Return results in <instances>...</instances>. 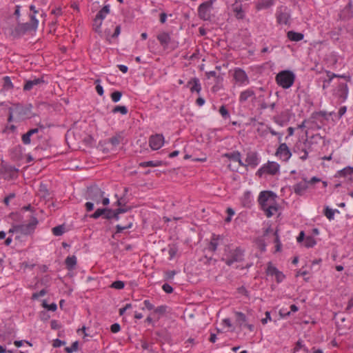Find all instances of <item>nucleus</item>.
<instances>
[{
  "label": "nucleus",
  "mask_w": 353,
  "mask_h": 353,
  "mask_svg": "<svg viewBox=\"0 0 353 353\" xmlns=\"http://www.w3.org/2000/svg\"><path fill=\"white\" fill-rule=\"evenodd\" d=\"M244 250L237 247L234 250L230 249V245H227L224 248V253L221 261L226 265L231 266L234 263L241 262L243 260Z\"/></svg>",
  "instance_id": "1"
},
{
  "label": "nucleus",
  "mask_w": 353,
  "mask_h": 353,
  "mask_svg": "<svg viewBox=\"0 0 353 353\" xmlns=\"http://www.w3.org/2000/svg\"><path fill=\"white\" fill-rule=\"evenodd\" d=\"M275 80L279 86L288 89L293 85L295 74L290 70H282L276 74Z\"/></svg>",
  "instance_id": "2"
},
{
  "label": "nucleus",
  "mask_w": 353,
  "mask_h": 353,
  "mask_svg": "<svg viewBox=\"0 0 353 353\" xmlns=\"http://www.w3.org/2000/svg\"><path fill=\"white\" fill-rule=\"evenodd\" d=\"M280 172V165L275 161H268L256 172V175L261 177L263 174L276 175Z\"/></svg>",
  "instance_id": "3"
},
{
  "label": "nucleus",
  "mask_w": 353,
  "mask_h": 353,
  "mask_svg": "<svg viewBox=\"0 0 353 353\" xmlns=\"http://www.w3.org/2000/svg\"><path fill=\"white\" fill-rule=\"evenodd\" d=\"M216 0H209L201 3L198 8V16L203 21H211L213 3Z\"/></svg>",
  "instance_id": "4"
},
{
  "label": "nucleus",
  "mask_w": 353,
  "mask_h": 353,
  "mask_svg": "<svg viewBox=\"0 0 353 353\" xmlns=\"http://www.w3.org/2000/svg\"><path fill=\"white\" fill-rule=\"evenodd\" d=\"M157 39L164 50L168 49L170 46L172 50L178 47V42L174 41L171 37L170 33L168 32L163 31L159 32L157 35Z\"/></svg>",
  "instance_id": "5"
},
{
  "label": "nucleus",
  "mask_w": 353,
  "mask_h": 353,
  "mask_svg": "<svg viewBox=\"0 0 353 353\" xmlns=\"http://www.w3.org/2000/svg\"><path fill=\"white\" fill-rule=\"evenodd\" d=\"M39 223V221L37 217L32 216L30 220V222L27 224H17L18 233L21 235L28 236L31 235L34 232L37 225Z\"/></svg>",
  "instance_id": "6"
},
{
  "label": "nucleus",
  "mask_w": 353,
  "mask_h": 353,
  "mask_svg": "<svg viewBox=\"0 0 353 353\" xmlns=\"http://www.w3.org/2000/svg\"><path fill=\"white\" fill-rule=\"evenodd\" d=\"M104 196V192L97 185H91L88 188L85 199L92 200L97 204L101 203V199Z\"/></svg>",
  "instance_id": "7"
},
{
  "label": "nucleus",
  "mask_w": 353,
  "mask_h": 353,
  "mask_svg": "<svg viewBox=\"0 0 353 353\" xmlns=\"http://www.w3.org/2000/svg\"><path fill=\"white\" fill-rule=\"evenodd\" d=\"M276 194L272 191L261 192L258 198V202L261 206V209H264V208L269 205L270 203H276Z\"/></svg>",
  "instance_id": "8"
},
{
  "label": "nucleus",
  "mask_w": 353,
  "mask_h": 353,
  "mask_svg": "<svg viewBox=\"0 0 353 353\" xmlns=\"http://www.w3.org/2000/svg\"><path fill=\"white\" fill-rule=\"evenodd\" d=\"M10 108L14 112L17 120L20 121L24 119L26 117H28L31 112L32 105L28 104V105H23L20 103H16L14 104L13 106Z\"/></svg>",
  "instance_id": "9"
},
{
  "label": "nucleus",
  "mask_w": 353,
  "mask_h": 353,
  "mask_svg": "<svg viewBox=\"0 0 353 353\" xmlns=\"http://www.w3.org/2000/svg\"><path fill=\"white\" fill-rule=\"evenodd\" d=\"M275 154L283 161H288L292 156V152L285 143H281L276 149Z\"/></svg>",
  "instance_id": "10"
},
{
  "label": "nucleus",
  "mask_w": 353,
  "mask_h": 353,
  "mask_svg": "<svg viewBox=\"0 0 353 353\" xmlns=\"http://www.w3.org/2000/svg\"><path fill=\"white\" fill-rule=\"evenodd\" d=\"M233 77L236 82L240 85H248L250 83V80L246 72L240 68H235Z\"/></svg>",
  "instance_id": "11"
},
{
  "label": "nucleus",
  "mask_w": 353,
  "mask_h": 353,
  "mask_svg": "<svg viewBox=\"0 0 353 353\" xmlns=\"http://www.w3.org/2000/svg\"><path fill=\"white\" fill-rule=\"evenodd\" d=\"M291 114L289 110L282 111L278 115L274 116L273 121L280 126L285 125L290 120Z\"/></svg>",
  "instance_id": "12"
},
{
  "label": "nucleus",
  "mask_w": 353,
  "mask_h": 353,
  "mask_svg": "<svg viewBox=\"0 0 353 353\" xmlns=\"http://www.w3.org/2000/svg\"><path fill=\"white\" fill-rule=\"evenodd\" d=\"M164 143V137L161 134L152 135L149 139V145L153 150L160 149Z\"/></svg>",
  "instance_id": "13"
},
{
  "label": "nucleus",
  "mask_w": 353,
  "mask_h": 353,
  "mask_svg": "<svg viewBox=\"0 0 353 353\" xmlns=\"http://www.w3.org/2000/svg\"><path fill=\"white\" fill-rule=\"evenodd\" d=\"M335 95L338 97L340 103L344 102L348 95V86L347 83H340L337 86Z\"/></svg>",
  "instance_id": "14"
},
{
  "label": "nucleus",
  "mask_w": 353,
  "mask_h": 353,
  "mask_svg": "<svg viewBox=\"0 0 353 353\" xmlns=\"http://www.w3.org/2000/svg\"><path fill=\"white\" fill-rule=\"evenodd\" d=\"M112 209L108 208H98L93 214L90 215V217L94 219H97L103 216V219L107 220L111 219Z\"/></svg>",
  "instance_id": "15"
},
{
  "label": "nucleus",
  "mask_w": 353,
  "mask_h": 353,
  "mask_svg": "<svg viewBox=\"0 0 353 353\" xmlns=\"http://www.w3.org/2000/svg\"><path fill=\"white\" fill-rule=\"evenodd\" d=\"M245 163L248 166L255 168L259 164V158L256 152L249 151L246 154Z\"/></svg>",
  "instance_id": "16"
},
{
  "label": "nucleus",
  "mask_w": 353,
  "mask_h": 353,
  "mask_svg": "<svg viewBox=\"0 0 353 353\" xmlns=\"http://www.w3.org/2000/svg\"><path fill=\"white\" fill-rule=\"evenodd\" d=\"M352 8V2L350 1L347 5L339 13V19L343 21H347L352 19L353 17Z\"/></svg>",
  "instance_id": "17"
},
{
  "label": "nucleus",
  "mask_w": 353,
  "mask_h": 353,
  "mask_svg": "<svg viewBox=\"0 0 353 353\" xmlns=\"http://www.w3.org/2000/svg\"><path fill=\"white\" fill-rule=\"evenodd\" d=\"M232 10L234 12V17L237 19H243L245 18V12L242 8V3L241 0H236L232 5Z\"/></svg>",
  "instance_id": "18"
},
{
  "label": "nucleus",
  "mask_w": 353,
  "mask_h": 353,
  "mask_svg": "<svg viewBox=\"0 0 353 353\" xmlns=\"http://www.w3.org/2000/svg\"><path fill=\"white\" fill-rule=\"evenodd\" d=\"M45 83V80L43 77L39 78H34L33 79L26 80V83L23 85L24 91H30L31 90L34 86L40 85L41 84H43Z\"/></svg>",
  "instance_id": "19"
},
{
  "label": "nucleus",
  "mask_w": 353,
  "mask_h": 353,
  "mask_svg": "<svg viewBox=\"0 0 353 353\" xmlns=\"http://www.w3.org/2000/svg\"><path fill=\"white\" fill-rule=\"evenodd\" d=\"M223 236L213 234L208 245V250L212 252H216L218 245L220 244L221 241H223Z\"/></svg>",
  "instance_id": "20"
},
{
  "label": "nucleus",
  "mask_w": 353,
  "mask_h": 353,
  "mask_svg": "<svg viewBox=\"0 0 353 353\" xmlns=\"http://www.w3.org/2000/svg\"><path fill=\"white\" fill-rule=\"evenodd\" d=\"M186 87L190 88V90L192 93L196 92L197 94H199L201 90L200 81L196 77L192 78L188 82Z\"/></svg>",
  "instance_id": "21"
},
{
  "label": "nucleus",
  "mask_w": 353,
  "mask_h": 353,
  "mask_svg": "<svg viewBox=\"0 0 353 353\" xmlns=\"http://www.w3.org/2000/svg\"><path fill=\"white\" fill-rule=\"evenodd\" d=\"M124 139V132L120 131L115 133V134L108 139V143H110L112 148L117 147Z\"/></svg>",
  "instance_id": "22"
},
{
  "label": "nucleus",
  "mask_w": 353,
  "mask_h": 353,
  "mask_svg": "<svg viewBox=\"0 0 353 353\" xmlns=\"http://www.w3.org/2000/svg\"><path fill=\"white\" fill-rule=\"evenodd\" d=\"M308 188L307 181L304 179L303 181L296 183L293 185V190L297 195H303Z\"/></svg>",
  "instance_id": "23"
},
{
  "label": "nucleus",
  "mask_w": 353,
  "mask_h": 353,
  "mask_svg": "<svg viewBox=\"0 0 353 353\" xmlns=\"http://www.w3.org/2000/svg\"><path fill=\"white\" fill-rule=\"evenodd\" d=\"M23 148L21 145H18L14 147L10 151L11 159L14 161H19L23 158Z\"/></svg>",
  "instance_id": "24"
},
{
  "label": "nucleus",
  "mask_w": 353,
  "mask_h": 353,
  "mask_svg": "<svg viewBox=\"0 0 353 353\" xmlns=\"http://www.w3.org/2000/svg\"><path fill=\"white\" fill-rule=\"evenodd\" d=\"M255 99V92L252 88H248L240 93L239 96V103H243L248 101L249 98Z\"/></svg>",
  "instance_id": "25"
},
{
  "label": "nucleus",
  "mask_w": 353,
  "mask_h": 353,
  "mask_svg": "<svg viewBox=\"0 0 353 353\" xmlns=\"http://www.w3.org/2000/svg\"><path fill=\"white\" fill-rule=\"evenodd\" d=\"M10 35L16 39L20 38L26 34L21 23H18L14 28L10 29Z\"/></svg>",
  "instance_id": "26"
},
{
  "label": "nucleus",
  "mask_w": 353,
  "mask_h": 353,
  "mask_svg": "<svg viewBox=\"0 0 353 353\" xmlns=\"http://www.w3.org/2000/svg\"><path fill=\"white\" fill-rule=\"evenodd\" d=\"M276 0H259L256 4L257 10L268 9L274 5Z\"/></svg>",
  "instance_id": "27"
},
{
  "label": "nucleus",
  "mask_w": 353,
  "mask_h": 353,
  "mask_svg": "<svg viewBox=\"0 0 353 353\" xmlns=\"http://www.w3.org/2000/svg\"><path fill=\"white\" fill-rule=\"evenodd\" d=\"M287 37L292 41H300L303 39L304 34L301 32H297L294 30H290L287 32Z\"/></svg>",
  "instance_id": "28"
},
{
  "label": "nucleus",
  "mask_w": 353,
  "mask_h": 353,
  "mask_svg": "<svg viewBox=\"0 0 353 353\" xmlns=\"http://www.w3.org/2000/svg\"><path fill=\"white\" fill-rule=\"evenodd\" d=\"M289 19V14L287 12H282L281 8L277 10L276 20L280 24H287Z\"/></svg>",
  "instance_id": "29"
},
{
  "label": "nucleus",
  "mask_w": 353,
  "mask_h": 353,
  "mask_svg": "<svg viewBox=\"0 0 353 353\" xmlns=\"http://www.w3.org/2000/svg\"><path fill=\"white\" fill-rule=\"evenodd\" d=\"M234 315H235V319H236V324L240 327H242L246 323V321H247L246 316L245 315V314H243L241 312H235Z\"/></svg>",
  "instance_id": "30"
},
{
  "label": "nucleus",
  "mask_w": 353,
  "mask_h": 353,
  "mask_svg": "<svg viewBox=\"0 0 353 353\" xmlns=\"http://www.w3.org/2000/svg\"><path fill=\"white\" fill-rule=\"evenodd\" d=\"M265 212V214L267 217L270 218L274 214V212H276L279 210L278 205L276 203H270L269 205L264 208V209H261Z\"/></svg>",
  "instance_id": "31"
},
{
  "label": "nucleus",
  "mask_w": 353,
  "mask_h": 353,
  "mask_svg": "<svg viewBox=\"0 0 353 353\" xmlns=\"http://www.w3.org/2000/svg\"><path fill=\"white\" fill-rule=\"evenodd\" d=\"M65 263L68 270H72L77 265V257L74 255L69 256L65 259Z\"/></svg>",
  "instance_id": "32"
},
{
  "label": "nucleus",
  "mask_w": 353,
  "mask_h": 353,
  "mask_svg": "<svg viewBox=\"0 0 353 353\" xmlns=\"http://www.w3.org/2000/svg\"><path fill=\"white\" fill-rule=\"evenodd\" d=\"M252 196L251 193L249 191H246L244 192L243 196L241 199L242 205L246 208H250L252 205Z\"/></svg>",
  "instance_id": "33"
},
{
  "label": "nucleus",
  "mask_w": 353,
  "mask_h": 353,
  "mask_svg": "<svg viewBox=\"0 0 353 353\" xmlns=\"http://www.w3.org/2000/svg\"><path fill=\"white\" fill-rule=\"evenodd\" d=\"M110 6L105 5L97 12V15L95 16V18L103 21V20L105 18L107 14L110 13Z\"/></svg>",
  "instance_id": "34"
},
{
  "label": "nucleus",
  "mask_w": 353,
  "mask_h": 353,
  "mask_svg": "<svg viewBox=\"0 0 353 353\" xmlns=\"http://www.w3.org/2000/svg\"><path fill=\"white\" fill-rule=\"evenodd\" d=\"M161 161H148L141 162L139 164V167L146 168V167H158L162 165Z\"/></svg>",
  "instance_id": "35"
},
{
  "label": "nucleus",
  "mask_w": 353,
  "mask_h": 353,
  "mask_svg": "<svg viewBox=\"0 0 353 353\" xmlns=\"http://www.w3.org/2000/svg\"><path fill=\"white\" fill-rule=\"evenodd\" d=\"M279 270L272 265V262H268L265 273L268 276H275Z\"/></svg>",
  "instance_id": "36"
},
{
  "label": "nucleus",
  "mask_w": 353,
  "mask_h": 353,
  "mask_svg": "<svg viewBox=\"0 0 353 353\" xmlns=\"http://www.w3.org/2000/svg\"><path fill=\"white\" fill-rule=\"evenodd\" d=\"M223 157L236 162V160H239V157H241V155L239 151H234L232 152L225 153Z\"/></svg>",
  "instance_id": "37"
},
{
  "label": "nucleus",
  "mask_w": 353,
  "mask_h": 353,
  "mask_svg": "<svg viewBox=\"0 0 353 353\" xmlns=\"http://www.w3.org/2000/svg\"><path fill=\"white\" fill-rule=\"evenodd\" d=\"M338 176L346 177L348 176H352L353 174V168L346 167L338 172Z\"/></svg>",
  "instance_id": "38"
},
{
  "label": "nucleus",
  "mask_w": 353,
  "mask_h": 353,
  "mask_svg": "<svg viewBox=\"0 0 353 353\" xmlns=\"http://www.w3.org/2000/svg\"><path fill=\"white\" fill-rule=\"evenodd\" d=\"M52 232L56 236H61L65 232V227L63 225L55 226L52 228Z\"/></svg>",
  "instance_id": "39"
},
{
  "label": "nucleus",
  "mask_w": 353,
  "mask_h": 353,
  "mask_svg": "<svg viewBox=\"0 0 353 353\" xmlns=\"http://www.w3.org/2000/svg\"><path fill=\"white\" fill-rule=\"evenodd\" d=\"M316 243V240L312 236H307L305 237V242H304V246L305 248H313Z\"/></svg>",
  "instance_id": "40"
},
{
  "label": "nucleus",
  "mask_w": 353,
  "mask_h": 353,
  "mask_svg": "<svg viewBox=\"0 0 353 353\" xmlns=\"http://www.w3.org/2000/svg\"><path fill=\"white\" fill-rule=\"evenodd\" d=\"M128 110L126 106L125 105H117L115 106L112 110V112L115 114L117 112L121 113L123 115H125L128 113Z\"/></svg>",
  "instance_id": "41"
},
{
  "label": "nucleus",
  "mask_w": 353,
  "mask_h": 353,
  "mask_svg": "<svg viewBox=\"0 0 353 353\" xmlns=\"http://www.w3.org/2000/svg\"><path fill=\"white\" fill-rule=\"evenodd\" d=\"M339 212V210H334L331 208H330L328 206H327L324 209V215L329 219L332 220L334 219V212Z\"/></svg>",
  "instance_id": "42"
},
{
  "label": "nucleus",
  "mask_w": 353,
  "mask_h": 353,
  "mask_svg": "<svg viewBox=\"0 0 353 353\" xmlns=\"http://www.w3.org/2000/svg\"><path fill=\"white\" fill-rule=\"evenodd\" d=\"M102 21L101 20H99L97 18H94V20H93V23H92V26H93V30L97 32V33H101V25H102Z\"/></svg>",
  "instance_id": "43"
},
{
  "label": "nucleus",
  "mask_w": 353,
  "mask_h": 353,
  "mask_svg": "<svg viewBox=\"0 0 353 353\" xmlns=\"http://www.w3.org/2000/svg\"><path fill=\"white\" fill-rule=\"evenodd\" d=\"M326 74H327V77H328L327 79H325L323 81V89H325V83H327V84H330L331 81L338 77V74H336L329 70H326Z\"/></svg>",
  "instance_id": "44"
},
{
  "label": "nucleus",
  "mask_w": 353,
  "mask_h": 353,
  "mask_svg": "<svg viewBox=\"0 0 353 353\" xmlns=\"http://www.w3.org/2000/svg\"><path fill=\"white\" fill-rule=\"evenodd\" d=\"M78 347H79V342L77 341H76L72 343L71 346L66 347L65 348V351L66 353H72L73 352L77 351Z\"/></svg>",
  "instance_id": "45"
},
{
  "label": "nucleus",
  "mask_w": 353,
  "mask_h": 353,
  "mask_svg": "<svg viewBox=\"0 0 353 353\" xmlns=\"http://www.w3.org/2000/svg\"><path fill=\"white\" fill-rule=\"evenodd\" d=\"M32 136V134L29 132V130L23 134L21 137V141L23 144L25 145H29L31 143L30 137Z\"/></svg>",
  "instance_id": "46"
},
{
  "label": "nucleus",
  "mask_w": 353,
  "mask_h": 353,
  "mask_svg": "<svg viewBox=\"0 0 353 353\" xmlns=\"http://www.w3.org/2000/svg\"><path fill=\"white\" fill-rule=\"evenodd\" d=\"M132 226V223L130 222L127 225L122 226L121 225H116V232L115 234L122 232L124 230L130 229Z\"/></svg>",
  "instance_id": "47"
},
{
  "label": "nucleus",
  "mask_w": 353,
  "mask_h": 353,
  "mask_svg": "<svg viewBox=\"0 0 353 353\" xmlns=\"http://www.w3.org/2000/svg\"><path fill=\"white\" fill-rule=\"evenodd\" d=\"M122 92L121 91H114L111 94V99L113 102L117 103L120 101L122 97Z\"/></svg>",
  "instance_id": "48"
},
{
  "label": "nucleus",
  "mask_w": 353,
  "mask_h": 353,
  "mask_svg": "<svg viewBox=\"0 0 353 353\" xmlns=\"http://www.w3.org/2000/svg\"><path fill=\"white\" fill-rule=\"evenodd\" d=\"M219 112L223 119H228L230 117V113L228 109L226 108L225 105H222L220 107Z\"/></svg>",
  "instance_id": "49"
},
{
  "label": "nucleus",
  "mask_w": 353,
  "mask_h": 353,
  "mask_svg": "<svg viewBox=\"0 0 353 353\" xmlns=\"http://www.w3.org/2000/svg\"><path fill=\"white\" fill-rule=\"evenodd\" d=\"M110 287L117 290H122L125 287V283L122 281H116L111 284Z\"/></svg>",
  "instance_id": "50"
},
{
  "label": "nucleus",
  "mask_w": 353,
  "mask_h": 353,
  "mask_svg": "<svg viewBox=\"0 0 353 353\" xmlns=\"http://www.w3.org/2000/svg\"><path fill=\"white\" fill-rule=\"evenodd\" d=\"M42 305L43 307L47 308L48 310L54 312L57 309V305L56 303H52L48 305L45 301L43 302Z\"/></svg>",
  "instance_id": "51"
},
{
  "label": "nucleus",
  "mask_w": 353,
  "mask_h": 353,
  "mask_svg": "<svg viewBox=\"0 0 353 353\" xmlns=\"http://www.w3.org/2000/svg\"><path fill=\"white\" fill-rule=\"evenodd\" d=\"M3 87L7 89H10L13 88L11 79L8 76L3 77Z\"/></svg>",
  "instance_id": "52"
},
{
  "label": "nucleus",
  "mask_w": 353,
  "mask_h": 353,
  "mask_svg": "<svg viewBox=\"0 0 353 353\" xmlns=\"http://www.w3.org/2000/svg\"><path fill=\"white\" fill-rule=\"evenodd\" d=\"M167 308L168 307L166 305H160L154 308V313L163 315L166 312Z\"/></svg>",
  "instance_id": "53"
},
{
  "label": "nucleus",
  "mask_w": 353,
  "mask_h": 353,
  "mask_svg": "<svg viewBox=\"0 0 353 353\" xmlns=\"http://www.w3.org/2000/svg\"><path fill=\"white\" fill-rule=\"evenodd\" d=\"M46 293H47V291L45 289H42L39 292L33 293L32 294L31 299L32 300H36V299H37L40 296H43L44 295L46 294Z\"/></svg>",
  "instance_id": "54"
},
{
  "label": "nucleus",
  "mask_w": 353,
  "mask_h": 353,
  "mask_svg": "<svg viewBox=\"0 0 353 353\" xmlns=\"http://www.w3.org/2000/svg\"><path fill=\"white\" fill-rule=\"evenodd\" d=\"M316 115H319L320 117L324 118L325 120H328V114L325 111L314 112L311 114V118H315Z\"/></svg>",
  "instance_id": "55"
},
{
  "label": "nucleus",
  "mask_w": 353,
  "mask_h": 353,
  "mask_svg": "<svg viewBox=\"0 0 353 353\" xmlns=\"http://www.w3.org/2000/svg\"><path fill=\"white\" fill-rule=\"evenodd\" d=\"M21 25L26 33L30 31H34L36 30L34 27L29 22L21 23Z\"/></svg>",
  "instance_id": "56"
},
{
  "label": "nucleus",
  "mask_w": 353,
  "mask_h": 353,
  "mask_svg": "<svg viewBox=\"0 0 353 353\" xmlns=\"http://www.w3.org/2000/svg\"><path fill=\"white\" fill-rule=\"evenodd\" d=\"M323 137L319 134H314L312 135L310 138V141H308V143L309 144H312V143H318V141L319 140H321Z\"/></svg>",
  "instance_id": "57"
},
{
  "label": "nucleus",
  "mask_w": 353,
  "mask_h": 353,
  "mask_svg": "<svg viewBox=\"0 0 353 353\" xmlns=\"http://www.w3.org/2000/svg\"><path fill=\"white\" fill-rule=\"evenodd\" d=\"M100 82V79H96L94 81V83L97 84L96 85V91L98 93L99 95L102 96L104 93L103 88L100 84H97Z\"/></svg>",
  "instance_id": "58"
},
{
  "label": "nucleus",
  "mask_w": 353,
  "mask_h": 353,
  "mask_svg": "<svg viewBox=\"0 0 353 353\" xmlns=\"http://www.w3.org/2000/svg\"><path fill=\"white\" fill-rule=\"evenodd\" d=\"M274 276L277 283H281L285 279V275L280 270Z\"/></svg>",
  "instance_id": "59"
},
{
  "label": "nucleus",
  "mask_w": 353,
  "mask_h": 353,
  "mask_svg": "<svg viewBox=\"0 0 353 353\" xmlns=\"http://www.w3.org/2000/svg\"><path fill=\"white\" fill-rule=\"evenodd\" d=\"M162 289L167 294H171L173 292V290H174L173 288L167 283H164L162 285Z\"/></svg>",
  "instance_id": "60"
},
{
  "label": "nucleus",
  "mask_w": 353,
  "mask_h": 353,
  "mask_svg": "<svg viewBox=\"0 0 353 353\" xmlns=\"http://www.w3.org/2000/svg\"><path fill=\"white\" fill-rule=\"evenodd\" d=\"M175 274H176L175 270L166 271L165 272V279L170 280V279H173V277L174 276Z\"/></svg>",
  "instance_id": "61"
},
{
  "label": "nucleus",
  "mask_w": 353,
  "mask_h": 353,
  "mask_svg": "<svg viewBox=\"0 0 353 353\" xmlns=\"http://www.w3.org/2000/svg\"><path fill=\"white\" fill-rule=\"evenodd\" d=\"M304 345L303 344V341L299 339L295 344V347L293 349V353H296L299 350L303 347Z\"/></svg>",
  "instance_id": "62"
},
{
  "label": "nucleus",
  "mask_w": 353,
  "mask_h": 353,
  "mask_svg": "<svg viewBox=\"0 0 353 353\" xmlns=\"http://www.w3.org/2000/svg\"><path fill=\"white\" fill-rule=\"evenodd\" d=\"M110 330L112 333H117L121 330V326L117 323H113L110 326Z\"/></svg>",
  "instance_id": "63"
},
{
  "label": "nucleus",
  "mask_w": 353,
  "mask_h": 353,
  "mask_svg": "<svg viewBox=\"0 0 353 353\" xmlns=\"http://www.w3.org/2000/svg\"><path fill=\"white\" fill-rule=\"evenodd\" d=\"M50 327L52 330H59L61 327V325L59 323L57 320H52L50 321Z\"/></svg>",
  "instance_id": "64"
}]
</instances>
